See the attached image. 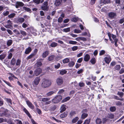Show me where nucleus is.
I'll use <instances>...</instances> for the list:
<instances>
[{"instance_id": "nucleus-1", "label": "nucleus", "mask_w": 124, "mask_h": 124, "mask_svg": "<svg viewBox=\"0 0 124 124\" xmlns=\"http://www.w3.org/2000/svg\"><path fill=\"white\" fill-rule=\"evenodd\" d=\"M51 84V81L47 79H44L41 85V87L43 88H48Z\"/></svg>"}, {"instance_id": "nucleus-2", "label": "nucleus", "mask_w": 124, "mask_h": 124, "mask_svg": "<svg viewBox=\"0 0 124 124\" xmlns=\"http://www.w3.org/2000/svg\"><path fill=\"white\" fill-rule=\"evenodd\" d=\"M48 1H45L41 6V9L45 11H47L48 9Z\"/></svg>"}, {"instance_id": "nucleus-3", "label": "nucleus", "mask_w": 124, "mask_h": 124, "mask_svg": "<svg viewBox=\"0 0 124 124\" xmlns=\"http://www.w3.org/2000/svg\"><path fill=\"white\" fill-rule=\"evenodd\" d=\"M62 98L61 96L60 95H57L52 100V102L54 103H57L59 102L62 100Z\"/></svg>"}, {"instance_id": "nucleus-4", "label": "nucleus", "mask_w": 124, "mask_h": 124, "mask_svg": "<svg viewBox=\"0 0 124 124\" xmlns=\"http://www.w3.org/2000/svg\"><path fill=\"white\" fill-rule=\"evenodd\" d=\"M108 17L111 19H115L116 16V12H111L108 13Z\"/></svg>"}, {"instance_id": "nucleus-5", "label": "nucleus", "mask_w": 124, "mask_h": 124, "mask_svg": "<svg viewBox=\"0 0 124 124\" xmlns=\"http://www.w3.org/2000/svg\"><path fill=\"white\" fill-rule=\"evenodd\" d=\"M56 82L58 85H61L63 83V80L62 77H59L56 79Z\"/></svg>"}, {"instance_id": "nucleus-6", "label": "nucleus", "mask_w": 124, "mask_h": 124, "mask_svg": "<svg viewBox=\"0 0 124 124\" xmlns=\"http://www.w3.org/2000/svg\"><path fill=\"white\" fill-rule=\"evenodd\" d=\"M41 69L39 68H38L36 69L34 71V75L36 76H38L42 72Z\"/></svg>"}, {"instance_id": "nucleus-7", "label": "nucleus", "mask_w": 124, "mask_h": 124, "mask_svg": "<svg viewBox=\"0 0 124 124\" xmlns=\"http://www.w3.org/2000/svg\"><path fill=\"white\" fill-rule=\"evenodd\" d=\"M24 5V4L22 2L17 1L16 3L15 7L16 8H17L23 6Z\"/></svg>"}, {"instance_id": "nucleus-8", "label": "nucleus", "mask_w": 124, "mask_h": 124, "mask_svg": "<svg viewBox=\"0 0 124 124\" xmlns=\"http://www.w3.org/2000/svg\"><path fill=\"white\" fill-rule=\"evenodd\" d=\"M40 79L39 77H37L35 78L34 81V84L37 85H38L40 80Z\"/></svg>"}, {"instance_id": "nucleus-9", "label": "nucleus", "mask_w": 124, "mask_h": 124, "mask_svg": "<svg viewBox=\"0 0 124 124\" xmlns=\"http://www.w3.org/2000/svg\"><path fill=\"white\" fill-rule=\"evenodd\" d=\"M104 59L105 62L107 64L109 63L111 60L110 56L108 55L105 57Z\"/></svg>"}, {"instance_id": "nucleus-10", "label": "nucleus", "mask_w": 124, "mask_h": 124, "mask_svg": "<svg viewBox=\"0 0 124 124\" xmlns=\"http://www.w3.org/2000/svg\"><path fill=\"white\" fill-rule=\"evenodd\" d=\"M26 103L29 107L31 109H33L34 108V106L29 101H26Z\"/></svg>"}, {"instance_id": "nucleus-11", "label": "nucleus", "mask_w": 124, "mask_h": 124, "mask_svg": "<svg viewBox=\"0 0 124 124\" xmlns=\"http://www.w3.org/2000/svg\"><path fill=\"white\" fill-rule=\"evenodd\" d=\"M49 54V51L48 50H46L42 54V56L43 58H45Z\"/></svg>"}, {"instance_id": "nucleus-12", "label": "nucleus", "mask_w": 124, "mask_h": 124, "mask_svg": "<svg viewBox=\"0 0 124 124\" xmlns=\"http://www.w3.org/2000/svg\"><path fill=\"white\" fill-rule=\"evenodd\" d=\"M16 21L17 23H22L24 22V19L21 17H19L17 18Z\"/></svg>"}, {"instance_id": "nucleus-13", "label": "nucleus", "mask_w": 124, "mask_h": 124, "mask_svg": "<svg viewBox=\"0 0 124 124\" xmlns=\"http://www.w3.org/2000/svg\"><path fill=\"white\" fill-rule=\"evenodd\" d=\"M90 58V55L88 54H86L84 56V60L85 62H88Z\"/></svg>"}, {"instance_id": "nucleus-14", "label": "nucleus", "mask_w": 124, "mask_h": 124, "mask_svg": "<svg viewBox=\"0 0 124 124\" xmlns=\"http://www.w3.org/2000/svg\"><path fill=\"white\" fill-rule=\"evenodd\" d=\"M32 49L30 47H28L25 49V53L26 54H29L31 51Z\"/></svg>"}, {"instance_id": "nucleus-15", "label": "nucleus", "mask_w": 124, "mask_h": 124, "mask_svg": "<svg viewBox=\"0 0 124 124\" xmlns=\"http://www.w3.org/2000/svg\"><path fill=\"white\" fill-rule=\"evenodd\" d=\"M62 1V0H56L55 1L54 4L56 6H58L61 4Z\"/></svg>"}, {"instance_id": "nucleus-16", "label": "nucleus", "mask_w": 124, "mask_h": 124, "mask_svg": "<svg viewBox=\"0 0 124 124\" xmlns=\"http://www.w3.org/2000/svg\"><path fill=\"white\" fill-rule=\"evenodd\" d=\"M107 117L111 119H112L114 118V115L110 113L108 114L107 116Z\"/></svg>"}, {"instance_id": "nucleus-17", "label": "nucleus", "mask_w": 124, "mask_h": 124, "mask_svg": "<svg viewBox=\"0 0 124 124\" xmlns=\"http://www.w3.org/2000/svg\"><path fill=\"white\" fill-rule=\"evenodd\" d=\"M88 116V114L87 113H82L81 115V118L82 119H84L87 116Z\"/></svg>"}, {"instance_id": "nucleus-18", "label": "nucleus", "mask_w": 124, "mask_h": 124, "mask_svg": "<svg viewBox=\"0 0 124 124\" xmlns=\"http://www.w3.org/2000/svg\"><path fill=\"white\" fill-rule=\"evenodd\" d=\"M67 112H65L64 113L61 114L60 116V117L61 118H64L67 116Z\"/></svg>"}, {"instance_id": "nucleus-19", "label": "nucleus", "mask_w": 124, "mask_h": 124, "mask_svg": "<svg viewBox=\"0 0 124 124\" xmlns=\"http://www.w3.org/2000/svg\"><path fill=\"white\" fill-rule=\"evenodd\" d=\"M29 73L31 75H29L28 76V78H33L35 75L34 74H33V71L31 70H30L29 71Z\"/></svg>"}, {"instance_id": "nucleus-20", "label": "nucleus", "mask_w": 124, "mask_h": 124, "mask_svg": "<svg viewBox=\"0 0 124 124\" xmlns=\"http://www.w3.org/2000/svg\"><path fill=\"white\" fill-rule=\"evenodd\" d=\"M54 92L53 91H51L47 93L46 94V96L47 97H49L51 96L54 93Z\"/></svg>"}, {"instance_id": "nucleus-21", "label": "nucleus", "mask_w": 124, "mask_h": 124, "mask_svg": "<svg viewBox=\"0 0 124 124\" xmlns=\"http://www.w3.org/2000/svg\"><path fill=\"white\" fill-rule=\"evenodd\" d=\"M23 110L30 118H31V116L30 114L26 108H24L23 109Z\"/></svg>"}, {"instance_id": "nucleus-22", "label": "nucleus", "mask_w": 124, "mask_h": 124, "mask_svg": "<svg viewBox=\"0 0 124 124\" xmlns=\"http://www.w3.org/2000/svg\"><path fill=\"white\" fill-rule=\"evenodd\" d=\"M55 57L54 55H52L49 56L48 58V60L49 61H51L54 60Z\"/></svg>"}, {"instance_id": "nucleus-23", "label": "nucleus", "mask_w": 124, "mask_h": 124, "mask_svg": "<svg viewBox=\"0 0 124 124\" xmlns=\"http://www.w3.org/2000/svg\"><path fill=\"white\" fill-rule=\"evenodd\" d=\"M60 109V112L61 113L62 112L65 111L66 109V108L65 107V106L64 105H62Z\"/></svg>"}, {"instance_id": "nucleus-24", "label": "nucleus", "mask_w": 124, "mask_h": 124, "mask_svg": "<svg viewBox=\"0 0 124 124\" xmlns=\"http://www.w3.org/2000/svg\"><path fill=\"white\" fill-rule=\"evenodd\" d=\"M43 59H41L40 60H38L36 63V64H37V66L38 67H39L40 66H41L42 65V63L40 62V60H43Z\"/></svg>"}, {"instance_id": "nucleus-25", "label": "nucleus", "mask_w": 124, "mask_h": 124, "mask_svg": "<svg viewBox=\"0 0 124 124\" xmlns=\"http://www.w3.org/2000/svg\"><path fill=\"white\" fill-rule=\"evenodd\" d=\"M13 43V41L12 40L10 39L8 40L7 42V44L8 46H11Z\"/></svg>"}, {"instance_id": "nucleus-26", "label": "nucleus", "mask_w": 124, "mask_h": 124, "mask_svg": "<svg viewBox=\"0 0 124 124\" xmlns=\"http://www.w3.org/2000/svg\"><path fill=\"white\" fill-rule=\"evenodd\" d=\"M41 101L44 102H46L49 100L50 99L49 98H41Z\"/></svg>"}, {"instance_id": "nucleus-27", "label": "nucleus", "mask_w": 124, "mask_h": 124, "mask_svg": "<svg viewBox=\"0 0 124 124\" xmlns=\"http://www.w3.org/2000/svg\"><path fill=\"white\" fill-rule=\"evenodd\" d=\"M70 60L69 58H66L63 60L62 62L64 63H66L70 62Z\"/></svg>"}, {"instance_id": "nucleus-28", "label": "nucleus", "mask_w": 124, "mask_h": 124, "mask_svg": "<svg viewBox=\"0 0 124 124\" xmlns=\"http://www.w3.org/2000/svg\"><path fill=\"white\" fill-rule=\"evenodd\" d=\"M16 62V60L14 58H13L10 62V64L13 65H14Z\"/></svg>"}, {"instance_id": "nucleus-29", "label": "nucleus", "mask_w": 124, "mask_h": 124, "mask_svg": "<svg viewBox=\"0 0 124 124\" xmlns=\"http://www.w3.org/2000/svg\"><path fill=\"white\" fill-rule=\"evenodd\" d=\"M57 43L55 42H53L50 44V46L52 47H55L57 46Z\"/></svg>"}, {"instance_id": "nucleus-30", "label": "nucleus", "mask_w": 124, "mask_h": 124, "mask_svg": "<svg viewBox=\"0 0 124 124\" xmlns=\"http://www.w3.org/2000/svg\"><path fill=\"white\" fill-rule=\"evenodd\" d=\"M117 106H122V102L120 101H117L115 102Z\"/></svg>"}, {"instance_id": "nucleus-31", "label": "nucleus", "mask_w": 124, "mask_h": 124, "mask_svg": "<svg viewBox=\"0 0 124 124\" xmlns=\"http://www.w3.org/2000/svg\"><path fill=\"white\" fill-rule=\"evenodd\" d=\"M96 61L94 58H92L90 61V62L92 64H94L96 62Z\"/></svg>"}, {"instance_id": "nucleus-32", "label": "nucleus", "mask_w": 124, "mask_h": 124, "mask_svg": "<svg viewBox=\"0 0 124 124\" xmlns=\"http://www.w3.org/2000/svg\"><path fill=\"white\" fill-rule=\"evenodd\" d=\"M70 99V97H67L64 99H63L62 101V103L64 102L69 100Z\"/></svg>"}, {"instance_id": "nucleus-33", "label": "nucleus", "mask_w": 124, "mask_h": 124, "mask_svg": "<svg viewBox=\"0 0 124 124\" xmlns=\"http://www.w3.org/2000/svg\"><path fill=\"white\" fill-rule=\"evenodd\" d=\"M75 64V62L72 61H71L68 64L69 66L70 67H72Z\"/></svg>"}, {"instance_id": "nucleus-34", "label": "nucleus", "mask_w": 124, "mask_h": 124, "mask_svg": "<svg viewBox=\"0 0 124 124\" xmlns=\"http://www.w3.org/2000/svg\"><path fill=\"white\" fill-rule=\"evenodd\" d=\"M116 108L115 106L111 107L110 108V111L112 112H114L116 110Z\"/></svg>"}, {"instance_id": "nucleus-35", "label": "nucleus", "mask_w": 124, "mask_h": 124, "mask_svg": "<svg viewBox=\"0 0 124 124\" xmlns=\"http://www.w3.org/2000/svg\"><path fill=\"white\" fill-rule=\"evenodd\" d=\"M96 122L97 124H101L102 123L101 119L99 118H97L96 119Z\"/></svg>"}, {"instance_id": "nucleus-36", "label": "nucleus", "mask_w": 124, "mask_h": 124, "mask_svg": "<svg viewBox=\"0 0 124 124\" xmlns=\"http://www.w3.org/2000/svg\"><path fill=\"white\" fill-rule=\"evenodd\" d=\"M76 114V113L75 111H71L70 113V117H72V116H74Z\"/></svg>"}, {"instance_id": "nucleus-37", "label": "nucleus", "mask_w": 124, "mask_h": 124, "mask_svg": "<svg viewBox=\"0 0 124 124\" xmlns=\"http://www.w3.org/2000/svg\"><path fill=\"white\" fill-rule=\"evenodd\" d=\"M67 71L64 70H61L60 72V74L61 75H63L67 73Z\"/></svg>"}, {"instance_id": "nucleus-38", "label": "nucleus", "mask_w": 124, "mask_h": 124, "mask_svg": "<svg viewBox=\"0 0 124 124\" xmlns=\"http://www.w3.org/2000/svg\"><path fill=\"white\" fill-rule=\"evenodd\" d=\"M77 43V42L76 41L71 40L69 41V43L70 44L73 45H76Z\"/></svg>"}, {"instance_id": "nucleus-39", "label": "nucleus", "mask_w": 124, "mask_h": 124, "mask_svg": "<svg viewBox=\"0 0 124 124\" xmlns=\"http://www.w3.org/2000/svg\"><path fill=\"white\" fill-rule=\"evenodd\" d=\"M78 119V117H76L72 120V122L73 123H75L77 121Z\"/></svg>"}, {"instance_id": "nucleus-40", "label": "nucleus", "mask_w": 124, "mask_h": 124, "mask_svg": "<svg viewBox=\"0 0 124 124\" xmlns=\"http://www.w3.org/2000/svg\"><path fill=\"white\" fill-rule=\"evenodd\" d=\"M117 94V95H119L120 97L122 98L124 95V93L122 92L118 91Z\"/></svg>"}, {"instance_id": "nucleus-41", "label": "nucleus", "mask_w": 124, "mask_h": 124, "mask_svg": "<svg viewBox=\"0 0 124 124\" xmlns=\"http://www.w3.org/2000/svg\"><path fill=\"white\" fill-rule=\"evenodd\" d=\"M90 122V119H87L85 120L83 124H89Z\"/></svg>"}, {"instance_id": "nucleus-42", "label": "nucleus", "mask_w": 124, "mask_h": 124, "mask_svg": "<svg viewBox=\"0 0 124 124\" xmlns=\"http://www.w3.org/2000/svg\"><path fill=\"white\" fill-rule=\"evenodd\" d=\"M6 56V55L4 54H2L0 55V59L2 60L4 59Z\"/></svg>"}, {"instance_id": "nucleus-43", "label": "nucleus", "mask_w": 124, "mask_h": 124, "mask_svg": "<svg viewBox=\"0 0 124 124\" xmlns=\"http://www.w3.org/2000/svg\"><path fill=\"white\" fill-rule=\"evenodd\" d=\"M115 3L117 6H119L120 3V0H115Z\"/></svg>"}, {"instance_id": "nucleus-44", "label": "nucleus", "mask_w": 124, "mask_h": 124, "mask_svg": "<svg viewBox=\"0 0 124 124\" xmlns=\"http://www.w3.org/2000/svg\"><path fill=\"white\" fill-rule=\"evenodd\" d=\"M23 8L27 12H29L30 13H31V10L29 8L24 7H23Z\"/></svg>"}, {"instance_id": "nucleus-45", "label": "nucleus", "mask_w": 124, "mask_h": 124, "mask_svg": "<svg viewBox=\"0 0 124 124\" xmlns=\"http://www.w3.org/2000/svg\"><path fill=\"white\" fill-rule=\"evenodd\" d=\"M16 14L14 13H12L8 16V17L9 18H13L15 15Z\"/></svg>"}, {"instance_id": "nucleus-46", "label": "nucleus", "mask_w": 124, "mask_h": 124, "mask_svg": "<svg viewBox=\"0 0 124 124\" xmlns=\"http://www.w3.org/2000/svg\"><path fill=\"white\" fill-rule=\"evenodd\" d=\"M71 21L74 22H76L78 20V18L77 17H74L71 18Z\"/></svg>"}, {"instance_id": "nucleus-47", "label": "nucleus", "mask_w": 124, "mask_h": 124, "mask_svg": "<svg viewBox=\"0 0 124 124\" xmlns=\"http://www.w3.org/2000/svg\"><path fill=\"white\" fill-rule=\"evenodd\" d=\"M121 68L120 66V65H116L115 67V69L117 70H119Z\"/></svg>"}, {"instance_id": "nucleus-48", "label": "nucleus", "mask_w": 124, "mask_h": 124, "mask_svg": "<svg viewBox=\"0 0 124 124\" xmlns=\"http://www.w3.org/2000/svg\"><path fill=\"white\" fill-rule=\"evenodd\" d=\"M21 62V60L19 59H18L16 60V65L17 66H20V64Z\"/></svg>"}, {"instance_id": "nucleus-49", "label": "nucleus", "mask_w": 124, "mask_h": 124, "mask_svg": "<svg viewBox=\"0 0 124 124\" xmlns=\"http://www.w3.org/2000/svg\"><path fill=\"white\" fill-rule=\"evenodd\" d=\"M110 0H104L103 1V3L104 4H108L110 3Z\"/></svg>"}, {"instance_id": "nucleus-50", "label": "nucleus", "mask_w": 124, "mask_h": 124, "mask_svg": "<svg viewBox=\"0 0 124 124\" xmlns=\"http://www.w3.org/2000/svg\"><path fill=\"white\" fill-rule=\"evenodd\" d=\"M61 65L60 64L58 63L56 65H55L54 66V67L55 69H58L60 67Z\"/></svg>"}, {"instance_id": "nucleus-51", "label": "nucleus", "mask_w": 124, "mask_h": 124, "mask_svg": "<svg viewBox=\"0 0 124 124\" xmlns=\"http://www.w3.org/2000/svg\"><path fill=\"white\" fill-rule=\"evenodd\" d=\"M78 48V47L77 46H74L71 47V49L72 51H74L77 50Z\"/></svg>"}, {"instance_id": "nucleus-52", "label": "nucleus", "mask_w": 124, "mask_h": 124, "mask_svg": "<svg viewBox=\"0 0 124 124\" xmlns=\"http://www.w3.org/2000/svg\"><path fill=\"white\" fill-rule=\"evenodd\" d=\"M63 31L66 32H69L70 31V29L69 28H67L64 29L63 30Z\"/></svg>"}, {"instance_id": "nucleus-53", "label": "nucleus", "mask_w": 124, "mask_h": 124, "mask_svg": "<svg viewBox=\"0 0 124 124\" xmlns=\"http://www.w3.org/2000/svg\"><path fill=\"white\" fill-rule=\"evenodd\" d=\"M9 13V12L7 11H4L3 13V15L5 16H7Z\"/></svg>"}, {"instance_id": "nucleus-54", "label": "nucleus", "mask_w": 124, "mask_h": 124, "mask_svg": "<svg viewBox=\"0 0 124 124\" xmlns=\"http://www.w3.org/2000/svg\"><path fill=\"white\" fill-rule=\"evenodd\" d=\"M35 55V54H31L30 55H29V56L27 57V59L28 60L29 59H30L33 56Z\"/></svg>"}, {"instance_id": "nucleus-55", "label": "nucleus", "mask_w": 124, "mask_h": 124, "mask_svg": "<svg viewBox=\"0 0 124 124\" xmlns=\"http://www.w3.org/2000/svg\"><path fill=\"white\" fill-rule=\"evenodd\" d=\"M6 100L8 103H9L11 105L12 104V101L11 99L9 98H6L5 99Z\"/></svg>"}, {"instance_id": "nucleus-56", "label": "nucleus", "mask_w": 124, "mask_h": 124, "mask_svg": "<svg viewBox=\"0 0 124 124\" xmlns=\"http://www.w3.org/2000/svg\"><path fill=\"white\" fill-rule=\"evenodd\" d=\"M105 53V51L104 50H102L100 51L99 55H101L104 54Z\"/></svg>"}, {"instance_id": "nucleus-57", "label": "nucleus", "mask_w": 124, "mask_h": 124, "mask_svg": "<svg viewBox=\"0 0 124 124\" xmlns=\"http://www.w3.org/2000/svg\"><path fill=\"white\" fill-rule=\"evenodd\" d=\"M81 31L80 30L77 29H75L74 30V32L76 33H80Z\"/></svg>"}, {"instance_id": "nucleus-58", "label": "nucleus", "mask_w": 124, "mask_h": 124, "mask_svg": "<svg viewBox=\"0 0 124 124\" xmlns=\"http://www.w3.org/2000/svg\"><path fill=\"white\" fill-rule=\"evenodd\" d=\"M73 10V7L71 6V7H68L67 9L68 11L70 12L72 11Z\"/></svg>"}, {"instance_id": "nucleus-59", "label": "nucleus", "mask_w": 124, "mask_h": 124, "mask_svg": "<svg viewBox=\"0 0 124 124\" xmlns=\"http://www.w3.org/2000/svg\"><path fill=\"white\" fill-rule=\"evenodd\" d=\"M20 33L23 36H25L26 35V32L24 31L21 30L20 31Z\"/></svg>"}, {"instance_id": "nucleus-60", "label": "nucleus", "mask_w": 124, "mask_h": 124, "mask_svg": "<svg viewBox=\"0 0 124 124\" xmlns=\"http://www.w3.org/2000/svg\"><path fill=\"white\" fill-rule=\"evenodd\" d=\"M4 26L7 28H11L12 27V26L10 24H8Z\"/></svg>"}, {"instance_id": "nucleus-61", "label": "nucleus", "mask_w": 124, "mask_h": 124, "mask_svg": "<svg viewBox=\"0 0 124 124\" xmlns=\"http://www.w3.org/2000/svg\"><path fill=\"white\" fill-rule=\"evenodd\" d=\"M51 118L52 120H55L57 122H61V121L59 120L56 119L55 117H51Z\"/></svg>"}, {"instance_id": "nucleus-62", "label": "nucleus", "mask_w": 124, "mask_h": 124, "mask_svg": "<svg viewBox=\"0 0 124 124\" xmlns=\"http://www.w3.org/2000/svg\"><path fill=\"white\" fill-rule=\"evenodd\" d=\"M112 38L114 41H115L116 40H118V39L116 38V36L115 35L112 34Z\"/></svg>"}, {"instance_id": "nucleus-63", "label": "nucleus", "mask_w": 124, "mask_h": 124, "mask_svg": "<svg viewBox=\"0 0 124 124\" xmlns=\"http://www.w3.org/2000/svg\"><path fill=\"white\" fill-rule=\"evenodd\" d=\"M3 81L8 86L10 87H12V86L10 84L9 82H7L5 80H3Z\"/></svg>"}, {"instance_id": "nucleus-64", "label": "nucleus", "mask_w": 124, "mask_h": 124, "mask_svg": "<svg viewBox=\"0 0 124 124\" xmlns=\"http://www.w3.org/2000/svg\"><path fill=\"white\" fill-rule=\"evenodd\" d=\"M63 20V19L61 17H60L58 19V22L60 23H61Z\"/></svg>"}]
</instances>
